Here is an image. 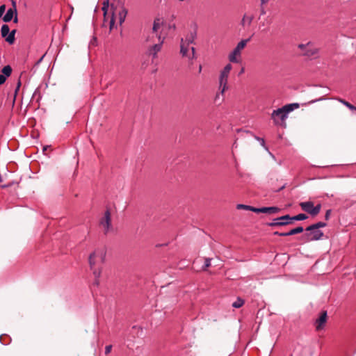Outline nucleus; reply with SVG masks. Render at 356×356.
<instances>
[{
    "label": "nucleus",
    "instance_id": "obj_16",
    "mask_svg": "<svg viewBox=\"0 0 356 356\" xmlns=\"http://www.w3.org/2000/svg\"><path fill=\"white\" fill-rule=\"evenodd\" d=\"M327 321V312H323L316 321V328L319 330L323 328Z\"/></svg>",
    "mask_w": 356,
    "mask_h": 356
},
{
    "label": "nucleus",
    "instance_id": "obj_36",
    "mask_svg": "<svg viewBox=\"0 0 356 356\" xmlns=\"http://www.w3.org/2000/svg\"><path fill=\"white\" fill-rule=\"evenodd\" d=\"M264 14H266V11H265L264 8H262L261 9V15H264Z\"/></svg>",
    "mask_w": 356,
    "mask_h": 356
},
{
    "label": "nucleus",
    "instance_id": "obj_25",
    "mask_svg": "<svg viewBox=\"0 0 356 356\" xmlns=\"http://www.w3.org/2000/svg\"><path fill=\"white\" fill-rule=\"evenodd\" d=\"M147 42L150 43H156L157 41L156 40V34L152 33V31L149 33V34L147 37Z\"/></svg>",
    "mask_w": 356,
    "mask_h": 356
},
{
    "label": "nucleus",
    "instance_id": "obj_4",
    "mask_svg": "<svg viewBox=\"0 0 356 356\" xmlns=\"http://www.w3.org/2000/svg\"><path fill=\"white\" fill-rule=\"evenodd\" d=\"M112 15L109 22L110 30H112L116 21L121 25L125 20L127 15V9L122 4L114 7L111 5Z\"/></svg>",
    "mask_w": 356,
    "mask_h": 356
},
{
    "label": "nucleus",
    "instance_id": "obj_29",
    "mask_svg": "<svg viewBox=\"0 0 356 356\" xmlns=\"http://www.w3.org/2000/svg\"><path fill=\"white\" fill-rule=\"evenodd\" d=\"M250 211H254L255 213H261V208H255L250 206Z\"/></svg>",
    "mask_w": 356,
    "mask_h": 356
},
{
    "label": "nucleus",
    "instance_id": "obj_41",
    "mask_svg": "<svg viewBox=\"0 0 356 356\" xmlns=\"http://www.w3.org/2000/svg\"><path fill=\"white\" fill-rule=\"evenodd\" d=\"M280 232H275L274 234H275V235H278V236H279V234H280Z\"/></svg>",
    "mask_w": 356,
    "mask_h": 356
},
{
    "label": "nucleus",
    "instance_id": "obj_20",
    "mask_svg": "<svg viewBox=\"0 0 356 356\" xmlns=\"http://www.w3.org/2000/svg\"><path fill=\"white\" fill-rule=\"evenodd\" d=\"M15 33H16V30H13L11 32H10L6 37V41L8 42L10 44H13L15 42Z\"/></svg>",
    "mask_w": 356,
    "mask_h": 356
},
{
    "label": "nucleus",
    "instance_id": "obj_6",
    "mask_svg": "<svg viewBox=\"0 0 356 356\" xmlns=\"http://www.w3.org/2000/svg\"><path fill=\"white\" fill-rule=\"evenodd\" d=\"M190 44H186L184 41V38L180 40V54L183 57L187 58L188 60L192 61L196 58L195 49L192 47H189Z\"/></svg>",
    "mask_w": 356,
    "mask_h": 356
},
{
    "label": "nucleus",
    "instance_id": "obj_42",
    "mask_svg": "<svg viewBox=\"0 0 356 356\" xmlns=\"http://www.w3.org/2000/svg\"><path fill=\"white\" fill-rule=\"evenodd\" d=\"M244 71L243 68L241 70V73H243Z\"/></svg>",
    "mask_w": 356,
    "mask_h": 356
},
{
    "label": "nucleus",
    "instance_id": "obj_14",
    "mask_svg": "<svg viewBox=\"0 0 356 356\" xmlns=\"http://www.w3.org/2000/svg\"><path fill=\"white\" fill-rule=\"evenodd\" d=\"M2 74H0V86L5 83L7 77H9L12 73V68L10 65H6L1 70Z\"/></svg>",
    "mask_w": 356,
    "mask_h": 356
},
{
    "label": "nucleus",
    "instance_id": "obj_10",
    "mask_svg": "<svg viewBox=\"0 0 356 356\" xmlns=\"http://www.w3.org/2000/svg\"><path fill=\"white\" fill-rule=\"evenodd\" d=\"M305 233L302 236L303 241L305 242H309L312 241H317L321 239L323 236V232L318 229H312V230H306Z\"/></svg>",
    "mask_w": 356,
    "mask_h": 356
},
{
    "label": "nucleus",
    "instance_id": "obj_35",
    "mask_svg": "<svg viewBox=\"0 0 356 356\" xmlns=\"http://www.w3.org/2000/svg\"><path fill=\"white\" fill-rule=\"evenodd\" d=\"M279 236H290V234H289V232H281L279 234Z\"/></svg>",
    "mask_w": 356,
    "mask_h": 356
},
{
    "label": "nucleus",
    "instance_id": "obj_18",
    "mask_svg": "<svg viewBox=\"0 0 356 356\" xmlns=\"http://www.w3.org/2000/svg\"><path fill=\"white\" fill-rule=\"evenodd\" d=\"M280 211V209L277 207H261V213H277Z\"/></svg>",
    "mask_w": 356,
    "mask_h": 356
},
{
    "label": "nucleus",
    "instance_id": "obj_19",
    "mask_svg": "<svg viewBox=\"0 0 356 356\" xmlns=\"http://www.w3.org/2000/svg\"><path fill=\"white\" fill-rule=\"evenodd\" d=\"M327 225L325 222H318L317 223L313 224L306 228V230H312V229H318L325 227Z\"/></svg>",
    "mask_w": 356,
    "mask_h": 356
},
{
    "label": "nucleus",
    "instance_id": "obj_38",
    "mask_svg": "<svg viewBox=\"0 0 356 356\" xmlns=\"http://www.w3.org/2000/svg\"><path fill=\"white\" fill-rule=\"evenodd\" d=\"M198 70H199V72H201V71H202V65H200V67L198 68Z\"/></svg>",
    "mask_w": 356,
    "mask_h": 356
},
{
    "label": "nucleus",
    "instance_id": "obj_37",
    "mask_svg": "<svg viewBox=\"0 0 356 356\" xmlns=\"http://www.w3.org/2000/svg\"><path fill=\"white\" fill-rule=\"evenodd\" d=\"M322 99H323V98H320V99H316V100H313V101L311 102V103H314V102H316L317 101H320V100H322Z\"/></svg>",
    "mask_w": 356,
    "mask_h": 356
},
{
    "label": "nucleus",
    "instance_id": "obj_22",
    "mask_svg": "<svg viewBox=\"0 0 356 356\" xmlns=\"http://www.w3.org/2000/svg\"><path fill=\"white\" fill-rule=\"evenodd\" d=\"M9 33H10V28H9L8 25L3 24L1 29V36L3 38H6Z\"/></svg>",
    "mask_w": 356,
    "mask_h": 356
},
{
    "label": "nucleus",
    "instance_id": "obj_34",
    "mask_svg": "<svg viewBox=\"0 0 356 356\" xmlns=\"http://www.w3.org/2000/svg\"><path fill=\"white\" fill-rule=\"evenodd\" d=\"M330 213H331V210H327L326 211V213L325 215V220H328L330 218Z\"/></svg>",
    "mask_w": 356,
    "mask_h": 356
},
{
    "label": "nucleus",
    "instance_id": "obj_21",
    "mask_svg": "<svg viewBox=\"0 0 356 356\" xmlns=\"http://www.w3.org/2000/svg\"><path fill=\"white\" fill-rule=\"evenodd\" d=\"M307 216L305 213H300V214H298L296 216H294L293 217H291L290 216V221L291 222H292V220H306L307 218Z\"/></svg>",
    "mask_w": 356,
    "mask_h": 356
},
{
    "label": "nucleus",
    "instance_id": "obj_39",
    "mask_svg": "<svg viewBox=\"0 0 356 356\" xmlns=\"http://www.w3.org/2000/svg\"><path fill=\"white\" fill-rule=\"evenodd\" d=\"M261 3H262V4H264V3H265L266 2V0H261Z\"/></svg>",
    "mask_w": 356,
    "mask_h": 356
},
{
    "label": "nucleus",
    "instance_id": "obj_12",
    "mask_svg": "<svg viewBox=\"0 0 356 356\" xmlns=\"http://www.w3.org/2000/svg\"><path fill=\"white\" fill-rule=\"evenodd\" d=\"M197 25L195 24L193 28H191L187 34L184 36V41L186 42V44H193L195 42V40L197 37Z\"/></svg>",
    "mask_w": 356,
    "mask_h": 356
},
{
    "label": "nucleus",
    "instance_id": "obj_2",
    "mask_svg": "<svg viewBox=\"0 0 356 356\" xmlns=\"http://www.w3.org/2000/svg\"><path fill=\"white\" fill-rule=\"evenodd\" d=\"M163 22L160 19H156L154 21L152 26V33L156 34V40L157 42L152 43V44L147 49V54L152 56V58H156L158 52L161 49L165 37L161 35V28Z\"/></svg>",
    "mask_w": 356,
    "mask_h": 356
},
{
    "label": "nucleus",
    "instance_id": "obj_9",
    "mask_svg": "<svg viewBox=\"0 0 356 356\" xmlns=\"http://www.w3.org/2000/svg\"><path fill=\"white\" fill-rule=\"evenodd\" d=\"M300 207L304 211L309 213L310 215H312L313 216H315L317 214H318L321 211V204H318L316 206H314V203L311 201L300 202Z\"/></svg>",
    "mask_w": 356,
    "mask_h": 356
},
{
    "label": "nucleus",
    "instance_id": "obj_27",
    "mask_svg": "<svg viewBox=\"0 0 356 356\" xmlns=\"http://www.w3.org/2000/svg\"><path fill=\"white\" fill-rule=\"evenodd\" d=\"M108 8V0H106L103 3L102 10L104 11V17H106L107 10Z\"/></svg>",
    "mask_w": 356,
    "mask_h": 356
},
{
    "label": "nucleus",
    "instance_id": "obj_17",
    "mask_svg": "<svg viewBox=\"0 0 356 356\" xmlns=\"http://www.w3.org/2000/svg\"><path fill=\"white\" fill-rule=\"evenodd\" d=\"M14 14H15V18L14 19L15 22H17V11L16 10H13L12 8H10L7 10L6 15L3 16V21L5 22H8L12 20L13 18Z\"/></svg>",
    "mask_w": 356,
    "mask_h": 356
},
{
    "label": "nucleus",
    "instance_id": "obj_32",
    "mask_svg": "<svg viewBox=\"0 0 356 356\" xmlns=\"http://www.w3.org/2000/svg\"><path fill=\"white\" fill-rule=\"evenodd\" d=\"M6 7L4 5L0 6V17H2L3 13L5 12Z\"/></svg>",
    "mask_w": 356,
    "mask_h": 356
},
{
    "label": "nucleus",
    "instance_id": "obj_23",
    "mask_svg": "<svg viewBox=\"0 0 356 356\" xmlns=\"http://www.w3.org/2000/svg\"><path fill=\"white\" fill-rule=\"evenodd\" d=\"M303 230H304L303 227L300 226V227H297L296 228L291 229L289 232V234H290V236H291V235L300 234V233L302 232Z\"/></svg>",
    "mask_w": 356,
    "mask_h": 356
},
{
    "label": "nucleus",
    "instance_id": "obj_3",
    "mask_svg": "<svg viewBox=\"0 0 356 356\" xmlns=\"http://www.w3.org/2000/svg\"><path fill=\"white\" fill-rule=\"evenodd\" d=\"M298 108H299V104L293 103L286 104L282 108L274 110L271 113V118L273 120L274 124L275 125L285 127V120L288 118L289 113Z\"/></svg>",
    "mask_w": 356,
    "mask_h": 356
},
{
    "label": "nucleus",
    "instance_id": "obj_13",
    "mask_svg": "<svg viewBox=\"0 0 356 356\" xmlns=\"http://www.w3.org/2000/svg\"><path fill=\"white\" fill-rule=\"evenodd\" d=\"M312 44L311 42H308L306 44H300L298 45V48L300 49L302 51H303L304 54L307 56H314L317 53L316 49L312 48Z\"/></svg>",
    "mask_w": 356,
    "mask_h": 356
},
{
    "label": "nucleus",
    "instance_id": "obj_30",
    "mask_svg": "<svg viewBox=\"0 0 356 356\" xmlns=\"http://www.w3.org/2000/svg\"><path fill=\"white\" fill-rule=\"evenodd\" d=\"M237 208L238 209H241H241H244L245 210H250V206L244 205V204H238Z\"/></svg>",
    "mask_w": 356,
    "mask_h": 356
},
{
    "label": "nucleus",
    "instance_id": "obj_43",
    "mask_svg": "<svg viewBox=\"0 0 356 356\" xmlns=\"http://www.w3.org/2000/svg\"><path fill=\"white\" fill-rule=\"evenodd\" d=\"M1 340V336H0V341Z\"/></svg>",
    "mask_w": 356,
    "mask_h": 356
},
{
    "label": "nucleus",
    "instance_id": "obj_26",
    "mask_svg": "<svg viewBox=\"0 0 356 356\" xmlns=\"http://www.w3.org/2000/svg\"><path fill=\"white\" fill-rule=\"evenodd\" d=\"M340 102H341L343 105H345L346 106H347L349 109L352 110V111H356V107L354 106L353 105H352L351 104H350L349 102L343 100V99H340L339 100Z\"/></svg>",
    "mask_w": 356,
    "mask_h": 356
},
{
    "label": "nucleus",
    "instance_id": "obj_28",
    "mask_svg": "<svg viewBox=\"0 0 356 356\" xmlns=\"http://www.w3.org/2000/svg\"><path fill=\"white\" fill-rule=\"evenodd\" d=\"M211 266V259L209 258L205 259L204 265L203 266V270H206L207 268Z\"/></svg>",
    "mask_w": 356,
    "mask_h": 356
},
{
    "label": "nucleus",
    "instance_id": "obj_24",
    "mask_svg": "<svg viewBox=\"0 0 356 356\" xmlns=\"http://www.w3.org/2000/svg\"><path fill=\"white\" fill-rule=\"evenodd\" d=\"M244 304V300L240 298H238L237 300L232 303V307L234 308H240Z\"/></svg>",
    "mask_w": 356,
    "mask_h": 356
},
{
    "label": "nucleus",
    "instance_id": "obj_31",
    "mask_svg": "<svg viewBox=\"0 0 356 356\" xmlns=\"http://www.w3.org/2000/svg\"><path fill=\"white\" fill-rule=\"evenodd\" d=\"M112 350V346L111 345H108L105 347V354H108L111 353Z\"/></svg>",
    "mask_w": 356,
    "mask_h": 356
},
{
    "label": "nucleus",
    "instance_id": "obj_5",
    "mask_svg": "<svg viewBox=\"0 0 356 356\" xmlns=\"http://www.w3.org/2000/svg\"><path fill=\"white\" fill-rule=\"evenodd\" d=\"M232 69L231 64H227L220 71L219 75V93L216 95V101L220 98V95H223L225 91L229 88L228 78Z\"/></svg>",
    "mask_w": 356,
    "mask_h": 356
},
{
    "label": "nucleus",
    "instance_id": "obj_40",
    "mask_svg": "<svg viewBox=\"0 0 356 356\" xmlns=\"http://www.w3.org/2000/svg\"><path fill=\"white\" fill-rule=\"evenodd\" d=\"M171 27H172L173 29H175V24H173V25L170 26V28H171Z\"/></svg>",
    "mask_w": 356,
    "mask_h": 356
},
{
    "label": "nucleus",
    "instance_id": "obj_15",
    "mask_svg": "<svg viewBox=\"0 0 356 356\" xmlns=\"http://www.w3.org/2000/svg\"><path fill=\"white\" fill-rule=\"evenodd\" d=\"M253 19L254 15L252 13H247L243 15L241 24L244 28L249 27L251 25Z\"/></svg>",
    "mask_w": 356,
    "mask_h": 356
},
{
    "label": "nucleus",
    "instance_id": "obj_7",
    "mask_svg": "<svg viewBox=\"0 0 356 356\" xmlns=\"http://www.w3.org/2000/svg\"><path fill=\"white\" fill-rule=\"evenodd\" d=\"M99 226L103 229L105 234L113 229L111 225V216L109 210H106L104 215L99 219Z\"/></svg>",
    "mask_w": 356,
    "mask_h": 356
},
{
    "label": "nucleus",
    "instance_id": "obj_1",
    "mask_svg": "<svg viewBox=\"0 0 356 356\" xmlns=\"http://www.w3.org/2000/svg\"><path fill=\"white\" fill-rule=\"evenodd\" d=\"M106 251L104 248H99L95 250L89 256L88 261L90 269L93 272L95 281L93 284L98 286L99 284V278L101 275L102 270L96 268L95 266L99 264H103L105 261Z\"/></svg>",
    "mask_w": 356,
    "mask_h": 356
},
{
    "label": "nucleus",
    "instance_id": "obj_8",
    "mask_svg": "<svg viewBox=\"0 0 356 356\" xmlns=\"http://www.w3.org/2000/svg\"><path fill=\"white\" fill-rule=\"evenodd\" d=\"M249 40H250V39L242 40L237 44L236 47L234 49V50L229 55V60L230 62H232V63H238L239 62L238 57L240 56L241 51L245 48V47L246 46V44Z\"/></svg>",
    "mask_w": 356,
    "mask_h": 356
},
{
    "label": "nucleus",
    "instance_id": "obj_11",
    "mask_svg": "<svg viewBox=\"0 0 356 356\" xmlns=\"http://www.w3.org/2000/svg\"><path fill=\"white\" fill-rule=\"evenodd\" d=\"M291 224L290 216L285 215L274 219L273 222L268 224L270 227L283 226Z\"/></svg>",
    "mask_w": 356,
    "mask_h": 356
},
{
    "label": "nucleus",
    "instance_id": "obj_33",
    "mask_svg": "<svg viewBox=\"0 0 356 356\" xmlns=\"http://www.w3.org/2000/svg\"><path fill=\"white\" fill-rule=\"evenodd\" d=\"M255 138H256V139H257L258 141H259V142H260V143H261V145L262 146H265V141H264V140L263 138H259V137H255Z\"/></svg>",
    "mask_w": 356,
    "mask_h": 356
}]
</instances>
